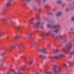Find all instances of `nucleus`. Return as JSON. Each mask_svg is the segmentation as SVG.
Returning <instances> with one entry per match:
<instances>
[{"label": "nucleus", "instance_id": "23", "mask_svg": "<svg viewBox=\"0 0 74 74\" xmlns=\"http://www.w3.org/2000/svg\"><path fill=\"white\" fill-rule=\"evenodd\" d=\"M2 36V32H0V37Z\"/></svg>", "mask_w": 74, "mask_h": 74}, {"label": "nucleus", "instance_id": "34", "mask_svg": "<svg viewBox=\"0 0 74 74\" xmlns=\"http://www.w3.org/2000/svg\"><path fill=\"white\" fill-rule=\"evenodd\" d=\"M39 11L40 12H41V9H39Z\"/></svg>", "mask_w": 74, "mask_h": 74}, {"label": "nucleus", "instance_id": "4", "mask_svg": "<svg viewBox=\"0 0 74 74\" xmlns=\"http://www.w3.org/2000/svg\"><path fill=\"white\" fill-rule=\"evenodd\" d=\"M16 47V44H13L12 46H10L8 47L7 48L8 50H11L12 49H15Z\"/></svg>", "mask_w": 74, "mask_h": 74}, {"label": "nucleus", "instance_id": "18", "mask_svg": "<svg viewBox=\"0 0 74 74\" xmlns=\"http://www.w3.org/2000/svg\"><path fill=\"white\" fill-rule=\"evenodd\" d=\"M22 58H23L24 60H25L26 59V57L25 56H22Z\"/></svg>", "mask_w": 74, "mask_h": 74}, {"label": "nucleus", "instance_id": "29", "mask_svg": "<svg viewBox=\"0 0 74 74\" xmlns=\"http://www.w3.org/2000/svg\"><path fill=\"white\" fill-rule=\"evenodd\" d=\"M26 5H27V4L26 3H24V5L25 6V7H26Z\"/></svg>", "mask_w": 74, "mask_h": 74}, {"label": "nucleus", "instance_id": "19", "mask_svg": "<svg viewBox=\"0 0 74 74\" xmlns=\"http://www.w3.org/2000/svg\"><path fill=\"white\" fill-rule=\"evenodd\" d=\"M9 23L10 24V25H12V21L11 20H10L9 21Z\"/></svg>", "mask_w": 74, "mask_h": 74}, {"label": "nucleus", "instance_id": "37", "mask_svg": "<svg viewBox=\"0 0 74 74\" xmlns=\"http://www.w3.org/2000/svg\"><path fill=\"white\" fill-rule=\"evenodd\" d=\"M25 70H27V69H28V68L26 67L25 68Z\"/></svg>", "mask_w": 74, "mask_h": 74}, {"label": "nucleus", "instance_id": "1", "mask_svg": "<svg viewBox=\"0 0 74 74\" xmlns=\"http://www.w3.org/2000/svg\"><path fill=\"white\" fill-rule=\"evenodd\" d=\"M34 19L33 18H32L29 21V23L31 24H32L35 26L36 28H41V29H44V26L41 24V23L40 21H38L36 23H34L33 21Z\"/></svg>", "mask_w": 74, "mask_h": 74}, {"label": "nucleus", "instance_id": "33", "mask_svg": "<svg viewBox=\"0 0 74 74\" xmlns=\"http://www.w3.org/2000/svg\"><path fill=\"white\" fill-rule=\"evenodd\" d=\"M36 17L37 18H39V16H37Z\"/></svg>", "mask_w": 74, "mask_h": 74}, {"label": "nucleus", "instance_id": "22", "mask_svg": "<svg viewBox=\"0 0 74 74\" xmlns=\"http://www.w3.org/2000/svg\"><path fill=\"white\" fill-rule=\"evenodd\" d=\"M58 4H61V2L60 1H59L58 2H57Z\"/></svg>", "mask_w": 74, "mask_h": 74}, {"label": "nucleus", "instance_id": "50", "mask_svg": "<svg viewBox=\"0 0 74 74\" xmlns=\"http://www.w3.org/2000/svg\"><path fill=\"white\" fill-rule=\"evenodd\" d=\"M62 7H63V6H62Z\"/></svg>", "mask_w": 74, "mask_h": 74}, {"label": "nucleus", "instance_id": "31", "mask_svg": "<svg viewBox=\"0 0 74 74\" xmlns=\"http://www.w3.org/2000/svg\"><path fill=\"white\" fill-rule=\"evenodd\" d=\"M47 70H45V73H47Z\"/></svg>", "mask_w": 74, "mask_h": 74}, {"label": "nucleus", "instance_id": "28", "mask_svg": "<svg viewBox=\"0 0 74 74\" xmlns=\"http://www.w3.org/2000/svg\"><path fill=\"white\" fill-rule=\"evenodd\" d=\"M45 7H48V5H45Z\"/></svg>", "mask_w": 74, "mask_h": 74}, {"label": "nucleus", "instance_id": "25", "mask_svg": "<svg viewBox=\"0 0 74 74\" xmlns=\"http://www.w3.org/2000/svg\"><path fill=\"white\" fill-rule=\"evenodd\" d=\"M63 67H66V64H63Z\"/></svg>", "mask_w": 74, "mask_h": 74}, {"label": "nucleus", "instance_id": "49", "mask_svg": "<svg viewBox=\"0 0 74 74\" xmlns=\"http://www.w3.org/2000/svg\"><path fill=\"white\" fill-rule=\"evenodd\" d=\"M66 74H68V73H67Z\"/></svg>", "mask_w": 74, "mask_h": 74}, {"label": "nucleus", "instance_id": "43", "mask_svg": "<svg viewBox=\"0 0 74 74\" xmlns=\"http://www.w3.org/2000/svg\"><path fill=\"white\" fill-rule=\"evenodd\" d=\"M3 63L1 64V66H3Z\"/></svg>", "mask_w": 74, "mask_h": 74}, {"label": "nucleus", "instance_id": "15", "mask_svg": "<svg viewBox=\"0 0 74 74\" xmlns=\"http://www.w3.org/2000/svg\"><path fill=\"white\" fill-rule=\"evenodd\" d=\"M33 60H31L29 61V64L32 65L33 64Z\"/></svg>", "mask_w": 74, "mask_h": 74}, {"label": "nucleus", "instance_id": "13", "mask_svg": "<svg viewBox=\"0 0 74 74\" xmlns=\"http://www.w3.org/2000/svg\"><path fill=\"white\" fill-rule=\"evenodd\" d=\"M61 14H62L61 12H58L56 14V16H60Z\"/></svg>", "mask_w": 74, "mask_h": 74}, {"label": "nucleus", "instance_id": "21", "mask_svg": "<svg viewBox=\"0 0 74 74\" xmlns=\"http://www.w3.org/2000/svg\"><path fill=\"white\" fill-rule=\"evenodd\" d=\"M4 53H2L0 54L1 56H3V55H4Z\"/></svg>", "mask_w": 74, "mask_h": 74}, {"label": "nucleus", "instance_id": "27", "mask_svg": "<svg viewBox=\"0 0 74 74\" xmlns=\"http://www.w3.org/2000/svg\"><path fill=\"white\" fill-rule=\"evenodd\" d=\"M34 44L35 45H36V44H37V42H34Z\"/></svg>", "mask_w": 74, "mask_h": 74}, {"label": "nucleus", "instance_id": "17", "mask_svg": "<svg viewBox=\"0 0 74 74\" xmlns=\"http://www.w3.org/2000/svg\"><path fill=\"white\" fill-rule=\"evenodd\" d=\"M3 21L4 22H5L6 23H7V24H8V23L6 22V19H5V18L3 19Z\"/></svg>", "mask_w": 74, "mask_h": 74}, {"label": "nucleus", "instance_id": "3", "mask_svg": "<svg viewBox=\"0 0 74 74\" xmlns=\"http://www.w3.org/2000/svg\"><path fill=\"white\" fill-rule=\"evenodd\" d=\"M12 0H8V1L6 2L5 5V7H10L11 5V1Z\"/></svg>", "mask_w": 74, "mask_h": 74}, {"label": "nucleus", "instance_id": "36", "mask_svg": "<svg viewBox=\"0 0 74 74\" xmlns=\"http://www.w3.org/2000/svg\"><path fill=\"white\" fill-rule=\"evenodd\" d=\"M69 11V9H66V11Z\"/></svg>", "mask_w": 74, "mask_h": 74}, {"label": "nucleus", "instance_id": "11", "mask_svg": "<svg viewBox=\"0 0 74 74\" xmlns=\"http://www.w3.org/2000/svg\"><path fill=\"white\" fill-rule=\"evenodd\" d=\"M12 71L14 74H21V72L20 71L18 72V73H16V72H15V71H14V70H12Z\"/></svg>", "mask_w": 74, "mask_h": 74}, {"label": "nucleus", "instance_id": "46", "mask_svg": "<svg viewBox=\"0 0 74 74\" xmlns=\"http://www.w3.org/2000/svg\"><path fill=\"white\" fill-rule=\"evenodd\" d=\"M50 15H52V14H50Z\"/></svg>", "mask_w": 74, "mask_h": 74}, {"label": "nucleus", "instance_id": "48", "mask_svg": "<svg viewBox=\"0 0 74 74\" xmlns=\"http://www.w3.org/2000/svg\"><path fill=\"white\" fill-rule=\"evenodd\" d=\"M52 36H53V35H52Z\"/></svg>", "mask_w": 74, "mask_h": 74}, {"label": "nucleus", "instance_id": "5", "mask_svg": "<svg viewBox=\"0 0 74 74\" xmlns=\"http://www.w3.org/2000/svg\"><path fill=\"white\" fill-rule=\"evenodd\" d=\"M52 27V28H56V30L55 32H56V33H58V32L60 26L59 25H54L53 27Z\"/></svg>", "mask_w": 74, "mask_h": 74}, {"label": "nucleus", "instance_id": "47", "mask_svg": "<svg viewBox=\"0 0 74 74\" xmlns=\"http://www.w3.org/2000/svg\"><path fill=\"white\" fill-rule=\"evenodd\" d=\"M36 74H37V73L36 72Z\"/></svg>", "mask_w": 74, "mask_h": 74}, {"label": "nucleus", "instance_id": "10", "mask_svg": "<svg viewBox=\"0 0 74 74\" xmlns=\"http://www.w3.org/2000/svg\"><path fill=\"white\" fill-rule=\"evenodd\" d=\"M18 48L20 49H22L23 48V45L21 43H20Z\"/></svg>", "mask_w": 74, "mask_h": 74}, {"label": "nucleus", "instance_id": "8", "mask_svg": "<svg viewBox=\"0 0 74 74\" xmlns=\"http://www.w3.org/2000/svg\"><path fill=\"white\" fill-rule=\"evenodd\" d=\"M71 48V46H70L69 47L68 49H67L66 48H65L64 49V50L65 51L66 53H68V51Z\"/></svg>", "mask_w": 74, "mask_h": 74}, {"label": "nucleus", "instance_id": "38", "mask_svg": "<svg viewBox=\"0 0 74 74\" xmlns=\"http://www.w3.org/2000/svg\"><path fill=\"white\" fill-rule=\"evenodd\" d=\"M21 69L23 70H24V69H23L22 68H21Z\"/></svg>", "mask_w": 74, "mask_h": 74}, {"label": "nucleus", "instance_id": "26", "mask_svg": "<svg viewBox=\"0 0 74 74\" xmlns=\"http://www.w3.org/2000/svg\"><path fill=\"white\" fill-rule=\"evenodd\" d=\"M19 27H17L16 28V29H17V30H19Z\"/></svg>", "mask_w": 74, "mask_h": 74}, {"label": "nucleus", "instance_id": "9", "mask_svg": "<svg viewBox=\"0 0 74 74\" xmlns=\"http://www.w3.org/2000/svg\"><path fill=\"white\" fill-rule=\"evenodd\" d=\"M40 58H42L43 59H45L47 58V57L43 55V54H40Z\"/></svg>", "mask_w": 74, "mask_h": 74}, {"label": "nucleus", "instance_id": "16", "mask_svg": "<svg viewBox=\"0 0 74 74\" xmlns=\"http://www.w3.org/2000/svg\"><path fill=\"white\" fill-rule=\"evenodd\" d=\"M60 51V50H59V49H56L55 51V52H56V53H58Z\"/></svg>", "mask_w": 74, "mask_h": 74}, {"label": "nucleus", "instance_id": "44", "mask_svg": "<svg viewBox=\"0 0 74 74\" xmlns=\"http://www.w3.org/2000/svg\"><path fill=\"white\" fill-rule=\"evenodd\" d=\"M22 0V1H25V0Z\"/></svg>", "mask_w": 74, "mask_h": 74}, {"label": "nucleus", "instance_id": "40", "mask_svg": "<svg viewBox=\"0 0 74 74\" xmlns=\"http://www.w3.org/2000/svg\"><path fill=\"white\" fill-rule=\"evenodd\" d=\"M73 28H71V30H73Z\"/></svg>", "mask_w": 74, "mask_h": 74}, {"label": "nucleus", "instance_id": "7", "mask_svg": "<svg viewBox=\"0 0 74 74\" xmlns=\"http://www.w3.org/2000/svg\"><path fill=\"white\" fill-rule=\"evenodd\" d=\"M51 71H53L54 73H57L58 70H56V66H55L54 68L51 69Z\"/></svg>", "mask_w": 74, "mask_h": 74}, {"label": "nucleus", "instance_id": "14", "mask_svg": "<svg viewBox=\"0 0 74 74\" xmlns=\"http://www.w3.org/2000/svg\"><path fill=\"white\" fill-rule=\"evenodd\" d=\"M18 37L19 36H18V35H16V36L14 37V38L15 39V40H17V39L18 38Z\"/></svg>", "mask_w": 74, "mask_h": 74}, {"label": "nucleus", "instance_id": "30", "mask_svg": "<svg viewBox=\"0 0 74 74\" xmlns=\"http://www.w3.org/2000/svg\"><path fill=\"white\" fill-rule=\"evenodd\" d=\"M36 2H39V0H36L35 1Z\"/></svg>", "mask_w": 74, "mask_h": 74}, {"label": "nucleus", "instance_id": "12", "mask_svg": "<svg viewBox=\"0 0 74 74\" xmlns=\"http://www.w3.org/2000/svg\"><path fill=\"white\" fill-rule=\"evenodd\" d=\"M46 49H41L40 50V52H46Z\"/></svg>", "mask_w": 74, "mask_h": 74}, {"label": "nucleus", "instance_id": "41", "mask_svg": "<svg viewBox=\"0 0 74 74\" xmlns=\"http://www.w3.org/2000/svg\"><path fill=\"white\" fill-rule=\"evenodd\" d=\"M31 0H27V1H30Z\"/></svg>", "mask_w": 74, "mask_h": 74}, {"label": "nucleus", "instance_id": "20", "mask_svg": "<svg viewBox=\"0 0 74 74\" xmlns=\"http://www.w3.org/2000/svg\"><path fill=\"white\" fill-rule=\"evenodd\" d=\"M34 9L35 10V11H37V10H38V9L37 8H36V7H34Z\"/></svg>", "mask_w": 74, "mask_h": 74}, {"label": "nucleus", "instance_id": "6", "mask_svg": "<svg viewBox=\"0 0 74 74\" xmlns=\"http://www.w3.org/2000/svg\"><path fill=\"white\" fill-rule=\"evenodd\" d=\"M51 33V31H49L47 32L45 34H43L42 35V36L44 37L45 36H49V35H50Z\"/></svg>", "mask_w": 74, "mask_h": 74}, {"label": "nucleus", "instance_id": "39", "mask_svg": "<svg viewBox=\"0 0 74 74\" xmlns=\"http://www.w3.org/2000/svg\"><path fill=\"white\" fill-rule=\"evenodd\" d=\"M49 74H52V73H51V72H49L48 73Z\"/></svg>", "mask_w": 74, "mask_h": 74}, {"label": "nucleus", "instance_id": "45", "mask_svg": "<svg viewBox=\"0 0 74 74\" xmlns=\"http://www.w3.org/2000/svg\"><path fill=\"white\" fill-rule=\"evenodd\" d=\"M9 71H11V69L9 70Z\"/></svg>", "mask_w": 74, "mask_h": 74}, {"label": "nucleus", "instance_id": "42", "mask_svg": "<svg viewBox=\"0 0 74 74\" xmlns=\"http://www.w3.org/2000/svg\"><path fill=\"white\" fill-rule=\"evenodd\" d=\"M46 0H43V1H44V2H45V1H46Z\"/></svg>", "mask_w": 74, "mask_h": 74}, {"label": "nucleus", "instance_id": "2", "mask_svg": "<svg viewBox=\"0 0 74 74\" xmlns=\"http://www.w3.org/2000/svg\"><path fill=\"white\" fill-rule=\"evenodd\" d=\"M64 56V54H61L58 56H50L49 57V59H56L58 58H62V57H63Z\"/></svg>", "mask_w": 74, "mask_h": 74}, {"label": "nucleus", "instance_id": "32", "mask_svg": "<svg viewBox=\"0 0 74 74\" xmlns=\"http://www.w3.org/2000/svg\"><path fill=\"white\" fill-rule=\"evenodd\" d=\"M29 38H31V35H30L29 36Z\"/></svg>", "mask_w": 74, "mask_h": 74}, {"label": "nucleus", "instance_id": "35", "mask_svg": "<svg viewBox=\"0 0 74 74\" xmlns=\"http://www.w3.org/2000/svg\"><path fill=\"white\" fill-rule=\"evenodd\" d=\"M50 25H49V24L48 25H47V27H50Z\"/></svg>", "mask_w": 74, "mask_h": 74}, {"label": "nucleus", "instance_id": "24", "mask_svg": "<svg viewBox=\"0 0 74 74\" xmlns=\"http://www.w3.org/2000/svg\"><path fill=\"white\" fill-rule=\"evenodd\" d=\"M72 21H74V17H72Z\"/></svg>", "mask_w": 74, "mask_h": 74}]
</instances>
